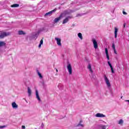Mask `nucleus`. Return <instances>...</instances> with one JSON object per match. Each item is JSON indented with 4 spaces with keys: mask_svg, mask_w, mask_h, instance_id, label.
<instances>
[{
    "mask_svg": "<svg viewBox=\"0 0 129 129\" xmlns=\"http://www.w3.org/2000/svg\"><path fill=\"white\" fill-rule=\"evenodd\" d=\"M74 12V11H73V10H70L64 11L60 15L59 17H57L54 20V23H58V22H59V21H60L61 19H62V18H65L66 16H67L68 15H70V14H72V13H73Z\"/></svg>",
    "mask_w": 129,
    "mask_h": 129,
    "instance_id": "nucleus-1",
    "label": "nucleus"
},
{
    "mask_svg": "<svg viewBox=\"0 0 129 129\" xmlns=\"http://www.w3.org/2000/svg\"><path fill=\"white\" fill-rule=\"evenodd\" d=\"M123 26H124V27H125V24H124Z\"/></svg>",
    "mask_w": 129,
    "mask_h": 129,
    "instance_id": "nucleus-34",
    "label": "nucleus"
},
{
    "mask_svg": "<svg viewBox=\"0 0 129 129\" xmlns=\"http://www.w3.org/2000/svg\"><path fill=\"white\" fill-rule=\"evenodd\" d=\"M55 40H56V44H57L58 46H61V39L58 38H55Z\"/></svg>",
    "mask_w": 129,
    "mask_h": 129,
    "instance_id": "nucleus-10",
    "label": "nucleus"
},
{
    "mask_svg": "<svg viewBox=\"0 0 129 129\" xmlns=\"http://www.w3.org/2000/svg\"><path fill=\"white\" fill-rule=\"evenodd\" d=\"M101 128L102 129H105L106 128V126L104 125H101Z\"/></svg>",
    "mask_w": 129,
    "mask_h": 129,
    "instance_id": "nucleus-25",
    "label": "nucleus"
},
{
    "mask_svg": "<svg viewBox=\"0 0 129 129\" xmlns=\"http://www.w3.org/2000/svg\"><path fill=\"white\" fill-rule=\"evenodd\" d=\"M122 13H123V15H127V13H126V12H125L124 11H123Z\"/></svg>",
    "mask_w": 129,
    "mask_h": 129,
    "instance_id": "nucleus-28",
    "label": "nucleus"
},
{
    "mask_svg": "<svg viewBox=\"0 0 129 129\" xmlns=\"http://www.w3.org/2000/svg\"><path fill=\"white\" fill-rule=\"evenodd\" d=\"M67 68L68 70V72L70 75H71V74H72V66H71V64L68 63L67 66Z\"/></svg>",
    "mask_w": 129,
    "mask_h": 129,
    "instance_id": "nucleus-5",
    "label": "nucleus"
},
{
    "mask_svg": "<svg viewBox=\"0 0 129 129\" xmlns=\"http://www.w3.org/2000/svg\"><path fill=\"white\" fill-rule=\"evenodd\" d=\"M42 45H43V40L42 39H41L40 40V44H39V45L38 46V47L39 48H41V47H42Z\"/></svg>",
    "mask_w": 129,
    "mask_h": 129,
    "instance_id": "nucleus-22",
    "label": "nucleus"
},
{
    "mask_svg": "<svg viewBox=\"0 0 129 129\" xmlns=\"http://www.w3.org/2000/svg\"><path fill=\"white\" fill-rule=\"evenodd\" d=\"M105 53L106 54V57L107 59L108 60H109V55L108 54V50L106 48L105 49Z\"/></svg>",
    "mask_w": 129,
    "mask_h": 129,
    "instance_id": "nucleus-11",
    "label": "nucleus"
},
{
    "mask_svg": "<svg viewBox=\"0 0 129 129\" xmlns=\"http://www.w3.org/2000/svg\"><path fill=\"white\" fill-rule=\"evenodd\" d=\"M56 72H58V70L56 69Z\"/></svg>",
    "mask_w": 129,
    "mask_h": 129,
    "instance_id": "nucleus-35",
    "label": "nucleus"
},
{
    "mask_svg": "<svg viewBox=\"0 0 129 129\" xmlns=\"http://www.w3.org/2000/svg\"><path fill=\"white\" fill-rule=\"evenodd\" d=\"M12 106L14 109H17V108L19 107V105L16 103V102H12Z\"/></svg>",
    "mask_w": 129,
    "mask_h": 129,
    "instance_id": "nucleus-8",
    "label": "nucleus"
},
{
    "mask_svg": "<svg viewBox=\"0 0 129 129\" xmlns=\"http://www.w3.org/2000/svg\"><path fill=\"white\" fill-rule=\"evenodd\" d=\"M35 95L37 100H38L39 102H41V101H42L41 100V98H40V96L39 95V92L37 90H36L35 91Z\"/></svg>",
    "mask_w": 129,
    "mask_h": 129,
    "instance_id": "nucleus-7",
    "label": "nucleus"
},
{
    "mask_svg": "<svg viewBox=\"0 0 129 129\" xmlns=\"http://www.w3.org/2000/svg\"><path fill=\"white\" fill-rule=\"evenodd\" d=\"M41 126H42V127L44 126V124L42 123L41 124Z\"/></svg>",
    "mask_w": 129,
    "mask_h": 129,
    "instance_id": "nucleus-33",
    "label": "nucleus"
},
{
    "mask_svg": "<svg viewBox=\"0 0 129 129\" xmlns=\"http://www.w3.org/2000/svg\"><path fill=\"white\" fill-rule=\"evenodd\" d=\"M92 41L93 44L94 48L95 49H98V44H97V41H96V40L95 39L93 38L92 39Z\"/></svg>",
    "mask_w": 129,
    "mask_h": 129,
    "instance_id": "nucleus-6",
    "label": "nucleus"
},
{
    "mask_svg": "<svg viewBox=\"0 0 129 129\" xmlns=\"http://www.w3.org/2000/svg\"><path fill=\"white\" fill-rule=\"evenodd\" d=\"M27 90H28V96H31V95H32V90H31V88H30V87H28Z\"/></svg>",
    "mask_w": 129,
    "mask_h": 129,
    "instance_id": "nucleus-16",
    "label": "nucleus"
},
{
    "mask_svg": "<svg viewBox=\"0 0 129 129\" xmlns=\"http://www.w3.org/2000/svg\"><path fill=\"white\" fill-rule=\"evenodd\" d=\"M108 64L110 67V68H111V71L112 73L114 74V71H113V68L112 67V66L111 65V63H110V62L109 61H108Z\"/></svg>",
    "mask_w": 129,
    "mask_h": 129,
    "instance_id": "nucleus-15",
    "label": "nucleus"
},
{
    "mask_svg": "<svg viewBox=\"0 0 129 129\" xmlns=\"http://www.w3.org/2000/svg\"><path fill=\"white\" fill-rule=\"evenodd\" d=\"M54 12H56V10H53L51 11H50L48 13H46L45 15V16H51L52 14H53V13H54Z\"/></svg>",
    "mask_w": 129,
    "mask_h": 129,
    "instance_id": "nucleus-13",
    "label": "nucleus"
},
{
    "mask_svg": "<svg viewBox=\"0 0 129 129\" xmlns=\"http://www.w3.org/2000/svg\"><path fill=\"white\" fill-rule=\"evenodd\" d=\"M118 124H119L120 125H122L123 124V120L120 119L118 121Z\"/></svg>",
    "mask_w": 129,
    "mask_h": 129,
    "instance_id": "nucleus-18",
    "label": "nucleus"
},
{
    "mask_svg": "<svg viewBox=\"0 0 129 129\" xmlns=\"http://www.w3.org/2000/svg\"><path fill=\"white\" fill-rule=\"evenodd\" d=\"M125 101L126 102H128V104H129V100H125Z\"/></svg>",
    "mask_w": 129,
    "mask_h": 129,
    "instance_id": "nucleus-31",
    "label": "nucleus"
},
{
    "mask_svg": "<svg viewBox=\"0 0 129 129\" xmlns=\"http://www.w3.org/2000/svg\"><path fill=\"white\" fill-rule=\"evenodd\" d=\"M12 8H18L19 7H20V5L19 4H14L13 5L11 6Z\"/></svg>",
    "mask_w": 129,
    "mask_h": 129,
    "instance_id": "nucleus-20",
    "label": "nucleus"
},
{
    "mask_svg": "<svg viewBox=\"0 0 129 129\" xmlns=\"http://www.w3.org/2000/svg\"><path fill=\"white\" fill-rule=\"evenodd\" d=\"M104 123H106V122H105V121H104Z\"/></svg>",
    "mask_w": 129,
    "mask_h": 129,
    "instance_id": "nucleus-36",
    "label": "nucleus"
},
{
    "mask_svg": "<svg viewBox=\"0 0 129 129\" xmlns=\"http://www.w3.org/2000/svg\"><path fill=\"white\" fill-rule=\"evenodd\" d=\"M117 32H118V28L114 27V35L115 39L117 38Z\"/></svg>",
    "mask_w": 129,
    "mask_h": 129,
    "instance_id": "nucleus-14",
    "label": "nucleus"
},
{
    "mask_svg": "<svg viewBox=\"0 0 129 129\" xmlns=\"http://www.w3.org/2000/svg\"><path fill=\"white\" fill-rule=\"evenodd\" d=\"M4 46H6V42L4 41H0V50L1 48H2V47H4Z\"/></svg>",
    "mask_w": 129,
    "mask_h": 129,
    "instance_id": "nucleus-17",
    "label": "nucleus"
},
{
    "mask_svg": "<svg viewBox=\"0 0 129 129\" xmlns=\"http://www.w3.org/2000/svg\"><path fill=\"white\" fill-rule=\"evenodd\" d=\"M72 19V17L71 16H67L62 21V24L64 25L65 24H67L68 22H69V20H71Z\"/></svg>",
    "mask_w": 129,
    "mask_h": 129,
    "instance_id": "nucleus-4",
    "label": "nucleus"
},
{
    "mask_svg": "<svg viewBox=\"0 0 129 129\" xmlns=\"http://www.w3.org/2000/svg\"><path fill=\"white\" fill-rule=\"evenodd\" d=\"M112 48H113V50H115V45H114V44H112Z\"/></svg>",
    "mask_w": 129,
    "mask_h": 129,
    "instance_id": "nucleus-26",
    "label": "nucleus"
},
{
    "mask_svg": "<svg viewBox=\"0 0 129 129\" xmlns=\"http://www.w3.org/2000/svg\"><path fill=\"white\" fill-rule=\"evenodd\" d=\"M78 37H79L81 40H83V36H82V34L81 33H78Z\"/></svg>",
    "mask_w": 129,
    "mask_h": 129,
    "instance_id": "nucleus-19",
    "label": "nucleus"
},
{
    "mask_svg": "<svg viewBox=\"0 0 129 129\" xmlns=\"http://www.w3.org/2000/svg\"><path fill=\"white\" fill-rule=\"evenodd\" d=\"M9 35H11L10 32H1L0 34V38L3 39V38H5V37H7V36H9Z\"/></svg>",
    "mask_w": 129,
    "mask_h": 129,
    "instance_id": "nucleus-3",
    "label": "nucleus"
},
{
    "mask_svg": "<svg viewBox=\"0 0 129 129\" xmlns=\"http://www.w3.org/2000/svg\"><path fill=\"white\" fill-rule=\"evenodd\" d=\"M5 127V126H0V128H4Z\"/></svg>",
    "mask_w": 129,
    "mask_h": 129,
    "instance_id": "nucleus-32",
    "label": "nucleus"
},
{
    "mask_svg": "<svg viewBox=\"0 0 129 129\" xmlns=\"http://www.w3.org/2000/svg\"><path fill=\"white\" fill-rule=\"evenodd\" d=\"M104 81L107 85V87L108 88H110L111 85L110 84V82H109V80L107 78L106 75H104L103 76Z\"/></svg>",
    "mask_w": 129,
    "mask_h": 129,
    "instance_id": "nucleus-2",
    "label": "nucleus"
},
{
    "mask_svg": "<svg viewBox=\"0 0 129 129\" xmlns=\"http://www.w3.org/2000/svg\"><path fill=\"white\" fill-rule=\"evenodd\" d=\"M87 69H88L90 73H93V71H92V69L91 68V64L90 63H89L87 67Z\"/></svg>",
    "mask_w": 129,
    "mask_h": 129,
    "instance_id": "nucleus-12",
    "label": "nucleus"
},
{
    "mask_svg": "<svg viewBox=\"0 0 129 129\" xmlns=\"http://www.w3.org/2000/svg\"><path fill=\"white\" fill-rule=\"evenodd\" d=\"M113 50L115 54H117V53H116V50L115 49H113Z\"/></svg>",
    "mask_w": 129,
    "mask_h": 129,
    "instance_id": "nucleus-29",
    "label": "nucleus"
},
{
    "mask_svg": "<svg viewBox=\"0 0 129 129\" xmlns=\"http://www.w3.org/2000/svg\"><path fill=\"white\" fill-rule=\"evenodd\" d=\"M18 34H19V35H25V34H26V33L21 30V31H19L18 32Z\"/></svg>",
    "mask_w": 129,
    "mask_h": 129,
    "instance_id": "nucleus-21",
    "label": "nucleus"
},
{
    "mask_svg": "<svg viewBox=\"0 0 129 129\" xmlns=\"http://www.w3.org/2000/svg\"><path fill=\"white\" fill-rule=\"evenodd\" d=\"M43 31H44V28L40 29L38 32V35H39V33H41V32H43Z\"/></svg>",
    "mask_w": 129,
    "mask_h": 129,
    "instance_id": "nucleus-24",
    "label": "nucleus"
},
{
    "mask_svg": "<svg viewBox=\"0 0 129 129\" xmlns=\"http://www.w3.org/2000/svg\"><path fill=\"white\" fill-rule=\"evenodd\" d=\"M38 75L39 77V78H40V79H42V78H43V76H42V74H41V73H40V72H37Z\"/></svg>",
    "mask_w": 129,
    "mask_h": 129,
    "instance_id": "nucleus-23",
    "label": "nucleus"
},
{
    "mask_svg": "<svg viewBox=\"0 0 129 129\" xmlns=\"http://www.w3.org/2000/svg\"><path fill=\"white\" fill-rule=\"evenodd\" d=\"M22 128L23 129L26 128V126H25V125H22Z\"/></svg>",
    "mask_w": 129,
    "mask_h": 129,
    "instance_id": "nucleus-30",
    "label": "nucleus"
},
{
    "mask_svg": "<svg viewBox=\"0 0 129 129\" xmlns=\"http://www.w3.org/2000/svg\"><path fill=\"white\" fill-rule=\"evenodd\" d=\"M96 117H105V115L100 113H97L95 115Z\"/></svg>",
    "mask_w": 129,
    "mask_h": 129,
    "instance_id": "nucleus-9",
    "label": "nucleus"
},
{
    "mask_svg": "<svg viewBox=\"0 0 129 129\" xmlns=\"http://www.w3.org/2000/svg\"><path fill=\"white\" fill-rule=\"evenodd\" d=\"M78 126H82V127H83V126H84V125L83 124L79 123L78 124Z\"/></svg>",
    "mask_w": 129,
    "mask_h": 129,
    "instance_id": "nucleus-27",
    "label": "nucleus"
}]
</instances>
